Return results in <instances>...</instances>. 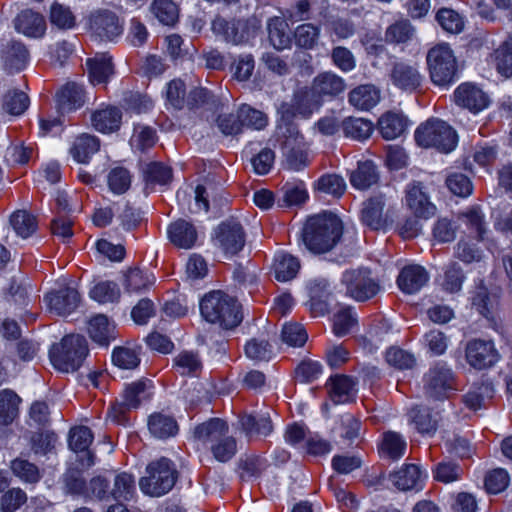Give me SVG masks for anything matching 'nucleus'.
I'll return each instance as SVG.
<instances>
[{
  "label": "nucleus",
  "instance_id": "nucleus-2",
  "mask_svg": "<svg viewBox=\"0 0 512 512\" xmlns=\"http://www.w3.org/2000/svg\"><path fill=\"white\" fill-rule=\"evenodd\" d=\"M200 312L205 320L224 329L237 327L243 319L238 302L222 291L206 294L200 302Z\"/></svg>",
  "mask_w": 512,
  "mask_h": 512
},
{
  "label": "nucleus",
  "instance_id": "nucleus-9",
  "mask_svg": "<svg viewBox=\"0 0 512 512\" xmlns=\"http://www.w3.org/2000/svg\"><path fill=\"white\" fill-rule=\"evenodd\" d=\"M341 283L346 288V295L360 302L369 300L380 290L379 284L370 276V271L362 268L345 271Z\"/></svg>",
  "mask_w": 512,
  "mask_h": 512
},
{
  "label": "nucleus",
  "instance_id": "nucleus-53",
  "mask_svg": "<svg viewBox=\"0 0 512 512\" xmlns=\"http://www.w3.org/2000/svg\"><path fill=\"white\" fill-rule=\"evenodd\" d=\"M316 189L322 193L340 197L346 189L345 180L337 174H326L319 178Z\"/></svg>",
  "mask_w": 512,
  "mask_h": 512
},
{
  "label": "nucleus",
  "instance_id": "nucleus-31",
  "mask_svg": "<svg viewBox=\"0 0 512 512\" xmlns=\"http://www.w3.org/2000/svg\"><path fill=\"white\" fill-rule=\"evenodd\" d=\"M122 114L118 108L107 107L95 111L91 116V121L96 130L103 133H110L120 127Z\"/></svg>",
  "mask_w": 512,
  "mask_h": 512
},
{
  "label": "nucleus",
  "instance_id": "nucleus-3",
  "mask_svg": "<svg viewBox=\"0 0 512 512\" xmlns=\"http://www.w3.org/2000/svg\"><path fill=\"white\" fill-rule=\"evenodd\" d=\"M146 473L147 475L140 479L139 487L144 494L152 497L167 494L174 487L178 478L175 464L165 457L149 463Z\"/></svg>",
  "mask_w": 512,
  "mask_h": 512
},
{
  "label": "nucleus",
  "instance_id": "nucleus-26",
  "mask_svg": "<svg viewBox=\"0 0 512 512\" xmlns=\"http://www.w3.org/2000/svg\"><path fill=\"white\" fill-rule=\"evenodd\" d=\"M300 267L299 259L289 253L280 252L274 257L273 271L277 281H291L297 276Z\"/></svg>",
  "mask_w": 512,
  "mask_h": 512
},
{
  "label": "nucleus",
  "instance_id": "nucleus-24",
  "mask_svg": "<svg viewBox=\"0 0 512 512\" xmlns=\"http://www.w3.org/2000/svg\"><path fill=\"white\" fill-rule=\"evenodd\" d=\"M457 106L477 115L480 112V86L477 83L465 82L454 91Z\"/></svg>",
  "mask_w": 512,
  "mask_h": 512
},
{
  "label": "nucleus",
  "instance_id": "nucleus-42",
  "mask_svg": "<svg viewBox=\"0 0 512 512\" xmlns=\"http://www.w3.org/2000/svg\"><path fill=\"white\" fill-rule=\"evenodd\" d=\"M2 53L5 66L11 70L16 71L24 68L29 56L26 47L17 41L8 42Z\"/></svg>",
  "mask_w": 512,
  "mask_h": 512
},
{
  "label": "nucleus",
  "instance_id": "nucleus-49",
  "mask_svg": "<svg viewBox=\"0 0 512 512\" xmlns=\"http://www.w3.org/2000/svg\"><path fill=\"white\" fill-rule=\"evenodd\" d=\"M29 103V97L24 92L15 89L4 95L2 108L10 115L19 116L26 111Z\"/></svg>",
  "mask_w": 512,
  "mask_h": 512
},
{
  "label": "nucleus",
  "instance_id": "nucleus-8",
  "mask_svg": "<svg viewBox=\"0 0 512 512\" xmlns=\"http://www.w3.org/2000/svg\"><path fill=\"white\" fill-rule=\"evenodd\" d=\"M281 152L287 169L299 171L308 163L306 143L295 125H289L282 133Z\"/></svg>",
  "mask_w": 512,
  "mask_h": 512
},
{
  "label": "nucleus",
  "instance_id": "nucleus-51",
  "mask_svg": "<svg viewBox=\"0 0 512 512\" xmlns=\"http://www.w3.org/2000/svg\"><path fill=\"white\" fill-rule=\"evenodd\" d=\"M90 297L102 304L115 302L120 297V289L113 281H102L90 290Z\"/></svg>",
  "mask_w": 512,
  "mask_h": 512
},
{
  "label": "nucleus",
  "instance_id": "nucleus-46",
  "mask_svg": "<svg viewBox=\"0 0 512 512\" xmlns=\"http://www.w3.org/2000/svg\"><path fill=\"white\" fill-rule=\"evenodd\" d=\"M409 418L422 434H433L437 429L438 420L427 407L414 406L409 412Z\"/></svg>",
  "mask_w": 512,
  "mask_h": 512
},
{
  "label": "nucleus",
  "instance_id": "nucleus-56",
  "mask_svg": "<svg viewBox=\"0 0 512 512\" xmlns=\"http://www.w3.org/2000/svg\"><path fill=\"white\" fill-rule=\"evenodd\" d=\"M406 442L402 436L396 432H387L384 434L382 442V452L392 460H397L404 455Z\"/></svg>",
  "mask_w": 512,
  "mask_h": 512
},
{
  "label": "nucleus",
  "instance_id": "nucleus-35",
  "mask_svg": "<svg viewBox=\"0 0 512 512\" xmlns=\"http://www.w3.org/2000/svg\"><path fill=\"white\" fill-rule=\"evenodd\" d=\"M135 491V479L131 474L121 472L114 476L113 486H111V500L116 502L129 501L133 498Z\"/></svg>",
  "mask_w": 512,
  "mask_h": 512
},
{
  "label": "nucleus",
  "instance_id": "nucleus-4",
  "mask_svg": "<svg viewBox=\"0 0 512 512\" xmlns=\"http://www.w3.org/2000/svg\"><path fill=\"white\" fill-rule=\"evenodd\" d=\"M87 354V341L81 335L65 336L59 344H54L49 351L53 366L57 370L66 373L77 370Z\"/></svg>",
  "mask_w": 512,
  "mask_h": 512
},
{
  "label": "nucleus",
  "instance_id": "nucleus-32",
  "mask_svg": "<svg viewBox=\"0 0 512 512\" xmlns=\"http://www.w3.org/2000/svg\"><path fill=\"white\" fill-rule=\"evenodd\" d=\"M379 99V91L370 84L360 85L349 93V103L360 110H370Z\"/></svg>",
  "mask_w": 512,
  "mask_h": 512
},
{
  "label": "nucleus",
  "instance_id": "nucleus-19",
  "mask_svg": "<svg viewBox=\"0 0 512 512\" xmlns=\"http://www.w3.org/2000/svg\"><path fill=\"white\" fill-rule=\"evenodd\" d=\"M167 235L170 242L181 249L192 248L198 236L195 226L184 219L172 222L167 228Z\"/></svg>",
  "mask_w": 512,
  "mask_h": 512
},
{
  "label": "nucleus",
  "instance_id": "nucleus-23",
  "mask_svg": "<svg viewBox=\"0 0 512 512\" xmlns=\"http://www.w3.org/2000/svg\"><path fill=\"white\" fill-rule=\"evenodd\" d=\"M429 280L427 271L420 265L404 267L398 278L399 288L406 294H414L424 287Z\"/></svg>",
  "mask_w": 512,
  "mask_h": 512
},
{
  "label": "nucleus",
  "instance_id": "nucleus-43",
  "mask_svg": "<svg viewBox=\"0 0 512 512\" xmlns=\"http://www.w3.org/2000/svg\"><path fill=\"white\" fill-rule=\"evenodd\" d=\"M269 40L274 48L282 50L291 43L289 27L285 20L274 17L269 19L267 24Z\"/></svg>",
  "mask_w": 512,
  "mask_h": 512
},
{
  "label": "nucleus",
  "instance_id": "nucleus-40",
  "mask_svg": "<svg viewBox=\"0 0 512 512\" xmlns=\"http://www.w3.org/2000/svg\"><path fill=\"white\" fill-rule=\"evenodd\" d=\"M148 428L150 433L159 439L174 436L178 431L175 419L161 413H156L149 417Z\"/></svg>",
  "mask_w": 512,
  "mask_h": 512
},
{
  "label": "nucleus",
  "instance_id": "nucleus-13",
  "mask_svg": "<svg viewBox=\"0 0 512 512\" xmlns=\"http://www.w3.org/2000/svg\"><path fill=\"white\" fill-rule=\"evenodd\" d=\"M92 32L100 39L114 41L123 33V24L119 17L110 10H99L90 16Z\"/></svg>",
  "mask_w": 512,
  "mask_h": 512
},
{
  "label": "nucleus",
  "instance_id": "nucleus-45",
  "mask_svg": "<svg viewBox=\"0 0 512 512\" xmlns=\"http://www.w3.org/2000/svg\"><path fill=\"white\" fill-rule=\"evenodd\" d=\"M150 9L163 25L173 26L179 19V8L173 0H153Z\"/></svg>",
  "mask_w": 512,
  "mask_h": 512
},
{
  "label": "nucleus",
  "instance_id": "nucleus-52",
  "mask_svg": "<svg viewBox=\"0 0 512 512\" xmlns=\"http://www.w3.org/2000/svg\"><path fill=\"white\" fill-rule=\"evenodd\" d=\"M240 114V120L242 128H252L255 130H261L266 127L268 123L267 116L247 104H243L238 108Z\"/></svg>",
  "mask_w": 512,
  "mask_h": 512
},
{
  "label": "nucleus",
  "instance_id": "nucleus-7",
  "mask_svg": "<svg viewBox=\"0 0 512 512\" xmlns=\"http://www.w3.org/2000/svg\"><path fill=\"white\" fill-rule=\"evenodd\" d=\"M214 246L223 251L225 255L234 256L244 247L246 234L241 223L236 218L222 221L213 231Z\"/></svg>",
  "mask_w": 512,
  "mask_h": 512
},
{
  "label": "nucleus",
  "instance_id": "nucleus-50",
  "mask_svg": "<svg viewBox=\"0 0 512 512\" xmlns=\"http://www.w3.org/2000/svg\"><path fill=\"white\" fill-rule=\"evenodd\" d=\"M436 21L446 32L452 34H459L464 29L462 16L453 9H439L436 13Z\"/></svg>",
  "mask_w": 512,
  "mask_h": 512
},
{
  "label": "nucleus",
  "instance_id": "nucleus-59",
  "mask_svg": "<svg viewBox=\"0 0 512 512\" xmlns=\"http://www.w3.org/2000/svg\"><path fill=\"white\" fill-rule=\"evenodd\" d=\"M320 29L310 23L299 25L294 33L295 42L299 47L305 49L313 48L319 39Z\"/></svg>",
  "mask_w": 512,
  "mask_h": 512
},
{
  "label": "nucleus",
  "instance_id": "nucleus-6",
  "mask_svg": "<svg viewBox=\"0 0 512 512\" xmlns=\"http://www.w3.org/2000/svg\"><path fill=\"white\" fill-rule=\"evenodd\" d=\"M431 81L438 86L453 83L457 76L458 65L453 50L446 43L432 47L426 56Z\"/></svg>",
  "mask_w": 512,
  "mask_h": 512
},
{
  "label": "nucleus",
  "instance_id": "nucleus-16",
  "mask_svg": "<svg viewBox=\"0 0 512 512\" xmlns=\"http://www.w3.org/2000/svg\"><path fill=\"white\" fill-rule=\"evenodd\" d=\"M386 206V198L379 194L370 197L363 203L361 210L362 223L372 230H380L386 225V217L384 208Z\"/></svg>",
  "mask_w": 512,
  "mask_h": 512
},
{
  "label": "nucleus",
  "instance_id": "nucleus-5",
  "mask_svg": "<svg viewBox=\"0 0 512 512\" xmlns=\"http://www.w3.org/2000/svg\"><path fill=\"white\" fill-rule=\"evenodd\" d=\"M415 140L419 146L433 147L440 152L449 153L455 149L458 136L446 122L440 119H429L416 129Z\"/></svg>",
  "mask_w": 512,
  "mask_h": 512
},
{
  "label": "nucleus",
  "instance_id": "nucleus-20",
  "mask_svg": "<svg viewBox=\"0 0 512 512\" xmlns=\"http://www.w3.org/2000/svg\"><path fill=\"white\" fill-rule=\"evenodd\" d=\"M15 29L28 37L41 38L46 31L44 17L31 9L21 11L14 20Z\"/></svg>",
  "mask_w": 512,
  "mask_h": 512
},
{
  "label": "nucleus",
  "instance_id": "nucleus-10",
  "mask_svg": "<svg viewBox=\"0 0 512 512\" xmlns=\"http://www.w3.org/2000/svg\"><path fill=\"white\" fill-rule=\"evenodd\" d=\"M456 390L452 370L444 363H437L424 377V391L428 398L443 400Z\"/></svg>",
  "mask_w": 512,
  "mask_h": 512
},
{
  "label": "nucleus",
  "instance_id": "nucleus-11",
  "mask_svg": "<svg viewBox=\"0 0 512 512\" xmlns=\"http://www.w3.org/2000/svg\"><path fill=\"white\" fill-rule=\"evenodd\" d=\"M405 200L416 217L428 219L436 213V206L430 201L427 187L421 181H412L406 186Z\"/></svg>",
  "mask_w": 512,
  "mask_h": 512
},
{
  "label": "nucleus",
  "instance_id": "nucleus-25",
  "mask_svg": "<svg viewBox=\"0 0 512 512\" xmlns=\"http://www.w3.org/2000/svg\"><path fill=\"white\" fill-rule=\"evenodd\" d=\"M87 331L90 338L103 347H108L110 341L115 339V326L103 314L96 315L88 322Z\"/></svg>",
  "mask_w": 512,
  "mask_h": 512
},
{
  "label": "nucleus",
  "instance_id": "nucleus-64",
  "mask_svg": "<svg viewBox=\"0 0 512 512\" xmlns=\"http://www.w3.org/2000/svg\"><path fill=\"white\" fill-rule=\"evenodd\" d=\"M281 339L289 346L301 347L306 343L308 335L302 325L290 323L283 326Z\"/></svg>",
  "mask_w": 512,
  "mask_h": 512
},
{
  "label": "nucleus",
  "instance_id": "nucleus-55",
  "mask_svg": "<svg viewBox=\"0 0 512 512\" xmlns=\"http://www.w3.org/2000/svg\"><path fill=\"white\" fill-rule=\"evenodd\" d=\"M463 474L461 466L454 461L445 460L438 463L434 469V478L442 483H451L460 479Z\"/></svg>",
  "mask_w": 512,
  "mask_h": 512
},
{
  "label": "nucleus",
  "instance_id": "nucleus-62",
  "mask_svg": "<svg viewBox=\"0 0 512 512\" xmlns=\"http://www.w3.org/2000/svg\"><path fill=\"white\" fill-rule=\"evenodd\" d=\"M211 452L219 462L229 461L236 453V440L228 433L221 437L216 443L211 445Z\"/></svg>",
  "mask_w": 512,
  "mask_h": 512
},
{
  "label": "nucleus",
  "instance_id": "nucleus-63",
  "mask_svg": "<svg viewBox=\"0 0 512 512\" xmlns=\"http://www.w3.org/2000/svg\"><path fill=\"white\" fill-rule=\"evenodd\" d=\"M510 477L506 470L497 468L485 476V489L489 494H498L504 491L509 485Z\"/></svg>",
  "mask_w": 512,
  "mask_h": 512
},
{
  "label": "nucleus",
  "instance_id": "nucleus-14",
  "mask_svg": "<svg viewBox=\"0 0 512 512\" xmlns=\"http://www.w3.org/2000/svg\"><path fill=\"white\" fill-rule=\"evenodd\" d=\"M44 302L50 312L59 316L71 314L80 303L78 291L72 287H62L59 290L47 293Z\"/></svg>",
  "mask_w": 512,
  "mask_h": 512
},
{
  "label": "nucleus",
  "instance_id": "nucleus-60",
  "mask_svg": "<svg viewBox=\"0 0 512 512\" xmlns=\"http://www.w3.org/2000/svg\"><path fill=\"white\" fill-rule=\"evenodd\" d=\"M187 104L191 107H199L202 105H210L212 108H223V103L211 91L206 88L193 89L187 98Z\"/></svg>",
  "mask_w": 512,
  "mask_h": 512
},
{
  "label": "nucleus",
  "instance_id": "nucleus-57",
  "mask_svg": "<svg viewBox=\"0 0 512 512\" xmlns=\"http://www.w3.org/2000/svg\"><path fill=\"white\" fill-rule=\"evenodd\" d=\"M11 469L18 478L28 483H36L41 477L38 467L22 458L13 460Z\"/></svg>",
  "mask_w": 512,
  "mask_h": 512
},
{
  "label": "nucleus",
  "instance_id": "nucleus-39",
  "mask_svg": "<svg viewBox=\"0 0 512 512\" xmlns=\"http://www.w3.org/2000/svg\"><path fill=\"white\" fill-rule=\"evenodd\" d=\"M378 181V173L371 161L358 164L357 169L350 175V183L359 190H366Z\"/></svg>",
  "mask_w": 512,
  "mask_h": 512
},
{
  "label": "nucleus",
  "instance_id": "nucleus-61",
  "mask_svg": "<svg viewBox=\"0 0 512 512\" xmlns=\"http://www.w3.org/2000/svg\"><path fill=\"white\" fill-rule=\"evenodd\" d=\"M498 72L505 76H512V36H510L495 52Z\"/></svg>",
  "mask_w": 512,
  "mask_h": 512
},
{
  "label": "nucleus",
  "instance_id": "nucleus-30",
  "mask_svg": "<svg viewBox=\"0 0 512 512\" xmlns=\"http://www.w3.org/2000/svg\"><path fill=\"white\" fill-rule=\"evenodd\" d=\"M86 66L92 83H105L114 73L112 59L106 54L87 59Z\"/></svg>",
  "mask_w": 512,
  "mask_h": 512
},
{
  "label": "nucleus",
  "instance_id": "nucleus-18",
  "mask_svg": "<svg viewBox=\"0 0 512 512\" xmlns=\"http://www.w3.org/2000/svg\"><path fill=\"white\" fill-rule=\"evenodd\" d=\"M93 441V434L87 426H76L70 429L68 436L69 448L76 453H85L80 460L82 466L90 467L94 464L92 453L88 450Z\"/></svg>",
  "mask_w": 512,
  "mask_h": 512
},
{
  "label": "nucleus",
  "instance_id": "nucleus-38",
  "mask_svg": "<svg viewBox=\"0 0 512 512\" xmlns=\"http://www.w3.org/2000/svg\"><path fill=\"white\" fill-rule=\"evenodd\" d=\"M21 398L12 390L0 391V425H9L18 416Z\"/></svg>",
  "mask_w": 512,
  "mask_h": 512
},
{
  "label": "nucleus",
  "instance_id": "nucleus-1",
  "mask_svg": "<svg viewBox=\"0 0 512 512\" xmlns=\"http://www.w3.org/2000/svg\"><path fill=\"white\" fill-rule=\"evenodd\" d=\"M343 234L342 221L330 212L310 217L303 228L302 241L313 254H324L331 251L340 241Z\"/></svg>",
  "mask_w": 512,
  "mask_h": 512
},
{
  "label": "nucleus",
  "instance_id": "nucleus-28",
  "mask_svg": "<svg viewBox=\"0 0 512 512\" xmlns=\"http://www.w3.org/2000/svg\"><path fill=\"white\" fill-rule=\"evenodd\" d=\"M57 104L61 112H70L84 104V91L74 82L67 83L57 93Z\"/></svg>",
  "mask_w": 512,
  "mask_h": 512
},
{
  "label": "nucleus",
  "instance_id": "nucleus-27",
  "mask_svg": "<svg viewBox=\"0 0 512 512\" xmlns=\"http://www.w3.org/2000/svg\"><path fill=\"white\" fill-rule=\"evenodd\" d=\"M228 433V425L219 418H212L194 429V438L204 444H214Z\"/></svg>",
  "mask_w": 512,
  "mask_h": 512
},
{
  "label": "nucleus",
  "instance_id": "nucleus-37",
  "mask_svg": "<svg viewBox=\"0 0 512 512\" xmlns=\"http://www.w3.org/2000/svg\"><path fill=\"white\" fill-rule=\"evenodd\" d=\"M420 468L415 464H406L398 471L390 474L393 485L402 491L415 488L420 481Z\"/></svg>",
  "mask_w": 512,
  "mask_h": 512
},
{
  "label": "nucleus",
  "instance_id": "nucleus-34",
  "mask_svg": "<svg viewBox=\"0 0 512 512\" xmlns=\"http://www.w3.org/2000/svg\"><path fill=\"white\" fill-rule=\"evenodd\" d=\"M99 147L98 138L93 135L82 134L75 139L70 148V153L77 162L87 163L90 157L99 150Z\"/></svg>",
  "mask_w": 512,
  "mask_h": 512
},
{
  "label": "nucleus",
  "instance_id": "nucleus-54",
  "mask_svg": "<svg viewBox=\"0 0 512 512\" xmlns=\"http://www.w3.org/2000/svg\"><path fill=\"white\" fill-rule=\"evenodd\" d=\"M464 274L460 265L456 262L448 264L444 270L442 288L450 293L458 292L463 284Z\"/></svg>",
  "mask_w": 512,
  "mask_h": 512
},
{
  "label": "nucleus",
  "instance_id": "nucleus-36",
  "mask_svg": "<svg viewBox=\"0 0 512 512\" xmlns=\"http://www.w3.org/2000/svg\"><path fill=\"white\" fill-rule=\"evenodd\" d=\"M173 366L181 376H197L202 370V361L197 352L184 350L174 357Z\"/></svg>",
  "mask_w": 512,
  "mask_h": 512
},
{
  "label": "nucleus",
  "instance_id": "nucleus-44",
  "mask_svg": "<svg viewBox=\"0 0 512 512\" xmlns=\"http://www.w3.org/2000/svg\"><path fill=\"white\" fill-rule=\"evenodd\" d=\"M341 127L346 137L355 140L367 139L373 131L372 122L364 118H345L341 123Z\"/></svg>",
  "mask_w": 512,
  "mask_h": 512
},
{
  "label": "nucleus",
  "instance_id": "nucleus-29",
  "mask_svg": "<svg viewBox=\"0 0 512 512\" xmlns=\"http://www.w3.org/2000/svg\"><path fill=\"white\" fill-rule=\"evenodd\" d=\"M406 125V118L395 112H387L378 120L379 131L386 140H393L401 136L406 129Z\"/></svg>",
  "mask_w": 512,
  "mask_h": 512
},
{
  "label": "nucleus",
  "instance_id": "nucleus-21",
  "mask_svg": "<svg viewBox=\"0 0 512 512\" xmlns=\"http://www.w3.org/2000/svg\"><path fill=\"white\" fill-rule=\"evenodd\" d=\"M310 297V309L324 315L329 311V299L331 297L330 285L327 279L317 277L307 283Z\"/></svg>",
  "mask_w": 512,
  "mask_h": 512
},
{
  "label": "nucleus",
  "instance_id": "nucleus-33",
  "mask_svg": "<svg viewBox=\"0 0 512 512\" xmlns=\"http://www.w3.org/2000/svg\"><path fill=\"white\" fill-rule=\"evenodd\" d=\"M292 101L294 107L298 110V114L303 118H309L322 105L311 87L297 90L293 94Z\"/></svg>",
  "mask_w": 512,
  "mask_h": 512
},
{
  "label": "nucleus",
  "instance_id": "nucleus-12",
  "mask_svg": "<svg viewBox=\"0 0 512 512\" xmlns=\"http://www.w3.org/2000/svg\"><path fill=\"white\" fill-rule=\"evenodd\" d=\"M389 76L396 88L410 93L417 91L424 79L416 64L405 61L394 62Z\"/></svg>",
  "mask_w": 512,
  "mask_h": 512
},
{
  "label": "nucleus",
  "instance_id": "nucleus-17",
  "mask_svg": "<svg viewBox=\"0 0 512 512\" xmlns=\"http://www.w3.org/2000/svg\"><path fill=\"white\" fill-rule=\"evenodd\" d=\"M212 30L215 34L223 36L225 41L234 45L248 40L247 25L241 20L227 21L218 16L212 21Z\"/></svg>",
  "mask_w": 512,
  "mask_h": 512
},
{
  "label": "nucleus",
  "instance_id": "nucleus-58",
  "mask_svg": "<svg viewBox=\"0 0 512 512\" xmlns=\"http://www.w3.org/2000/svg\"><path fill=\"white\" fill-rule=\"evenodd\" d=\"M86 498L109 502L111 500V483L103 476L93 477L87 486Z\"/></svg>",
  "mask_w": 512,
  "mask_h": 512
},
{
  "label": "nucleus",
  "instance_id": "nucleus-41",
  "mask_svg": "<svg viewBox=\"0 0 512 512\" xmlns=\"http://www.w3.org/2000/svg\"><path fill=\"white\" fill-rule=\"evenodd\" d=\"M9 223L16 235L23 239L30 237L38 227L36 217L26 210L15 211L10 216Z\"/></svg>",
  "mask_w": 512,
  "mask_h": 512
},
{
  "label": "nucleus",
  "instance_id": "nucleus-48",
  "mask_svg": "<svg viewBox=\"0 0 512 512\" xmlns=\"http://www.w3.org/2000/svg\"><path fill=\"white\" fill-rule=\"evenodd\" d=\"M415 34V28L408 20L397 21L387 27L385 31V42L390 44H401L410 41Z\"/></svg>",
  "mask_w": 512,
  "mask_h": 512
},
{
  "label": "nucleus",
  "instance_id": "nucleus-47",
  "mask_svg": "<svg viewBox=\"0 0 512 512\" xmlns=\"http://www.w3.org/2000/svg\"><path fill=\"white\" fill-rule=\"evenodd\" d=\"M241 428L247 435H269L273 430V425L268 414H261L258 417L254 415H244L240 419Z\"/></svg>",
  "mask_w": 512,
  "mask_h": 512
},
{
  "label": "nucleus",
  "instance_id": "nucleus-22",
  "mask_svg": "<svg viewBox=\"0 0 512 512\" xmlns=\"http://www.w3.org/2000/svg\"><path fill=\"white\" fill-rule=\"evenodd\" d=\"M356 382L347 375H335L326 384L330 400L334 404L351 402L355 396Z\"/></svg>",
  "mask_w": 512,
  "mask_h": 512
},
{
  "label": "nucleus",
  "instance_id": "nucleus-15",
  "mask_svg": "<svg viewBox=\"0 0 512 512\" xmlns=\"http://www.w3.org/2000/svg\"><path fill=\"white\" fill-rule=\"evenodd\" d=\"M311 88L321 102L334 99L346 90L345 80L332 72L318 74L312 81Z\"/></svg>",
  "mask_w": 512,
  "mask_h": 512
}]
</instances>
